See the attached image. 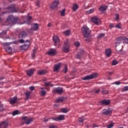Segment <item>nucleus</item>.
Instances as JSON below:
<instances>
[{"instance_id":"1","label":"nucleus","mask_w":128,"mask_h":128,"mask_svg":"<svg viewBox=\"0 0 128 128\" xmlns=\"http://www.w3.org/2000/svg\"><path fill=\"white\" fill-rule=\"evenodd\" d=\"M81 32L84 38H88V36H90V32H92V31H90V28H88L86 25L82 26Z\"/></svg>"},{"instance_id":"2","label":"nucleus","mask_w":128,"mask_h":128,"mask_svg":"<svg viewBox=\"0 0 128 128\" xmlns=\"http://www.w3.org/2000/svg\"><path fill=\"white\" fill-rule=\"evenodd\" d=\"M18 22V18L14 17V16H10L8 18L6 22L8 24L9 26H12V24H16Z\"/></svg>"},{"instance_id":"3","label":"nucleus","mask_w":128,"mask_h":128,"mask_svg":"<svg viewBox=\"0 0 128 128\" xmlns=\"http://www.w3.org/2000/svg\"><path fill=\"white\" fill-rule=\"evenodd\" d=\"M98 76V74L93 73L90 75H87L86 76L82 78V80H92V78H96Z\"/></svg>"},{"instance_id":"4","label":"nucleus","mask_w":128,"mask_h":128,"mask_svg":"<svg viewBox=\"0 0 128 128\" xmlns=\"http://www.w3.org/2000/svg\"><path fill=\"white\" fill-rule=\"evenodd\" d=\"M62 52H70V43H68V39H66L64 42Z\"/></svg>"},{"instance_id":"5","label":"nucleus","mask_w":128,"mask_h":128,"mask_svg":"<svg viewBox=\"0 0 128 128\" xmlns=\"http://www.w3.org/2000/svg\"><path fill=\"white\" fill-rule=\"evenodd\" d=\"M52 92L54 94H62L64 92V88L62 87H58L52 89Z\"/></svg>"},{"instance_id":"6","label":"nucleus","mask_w":128,"mask_h":128,"mask_svg":"<svg viewBox=\"0 0 128 128\" xmlns=\"http://www.w3.org/2000/svg\"><path fill=\"white\" fill-rule=\"evenodd\" d=\"M25 44L21 46V50H26L30 46V40H26L25 41Z\"/></svg>"},{"instance_id":"7","label":"nucleus","mask_w":128,"mask_h":128,"mask_svg":"<svg viewBox=\"0 0 128 128\" xmlns=\"http://www.w3.org/2000/svg\"><path fill=\"white\" fill-rule=\"evenodd\" d=\"M6 10L7 12L8 13L16 12V6L14 4L10 5L7 8Z\"/></svg>"},{"instance_id":"8","label":"nucleus","mask_w":128,"mask_h":128,"mask_svg":"<svg viewBox=\"0 0 128 128\" xmlns=\"http://www.w3.org/2000/svg\"><path fill=\"white\" fill-rule=\"evenodd\" d=\"M36 72V68H32L26 71V74L28 76H34V74Z\"/></svg>"},{"instance_id":"9","label":"nucleus","mask_w":128,"mask_h":128,"mask_svg":"<svg viewBox=\"0 0 128 128\" xmlns=\"http://www.w3.org/2000/svg\"><path fill=\"white\" fill-rule=\"evenodd\" d=\"M112 110H110V108L104 109L102 112V114L104 116H112Z\"/></svg>"},{"instance_id":"10","label":"nucleus","mask_w":128,"mask_h":128,"mask_svg":"<svg viewBox=\"0 0 128 128\" xmlns=\"http://www.w3.org/2000/svg\"><path fill=\"white\" fill-rule=\"evenodd\" d=\"M91 20L92 22L95 24H96V26H98L100 24V20L96 16L92 17Z\"/></svg>"},{"instance_id":"11","label":"nucleus","mask_w":128,"mask_h":128,"mask_svg":"<svg viewBox=\"0 0 128 128\" xmlns=\"http://www.w3.org/2000/svg\"><path fill=\"white\" fill-rule=\"evenodd\" d=\"M58 52L56 48H50L48 52H47L48 56H56Z\"/></svg>"},{"instance_id":"12","label":"nucleus","mask_w":128,"mask_h":128,"mask_svg":"<svg viewBox=\"0 0 128 128\" xmlns=\"http://www.w3.org/2000/svg\"><path fill=\"white\" fill-rule=\"evenodd\" d=\"M60 4V0H54L52 6H50V8L54 10L56 8H58Z\"/></svg>"},{"instance_id":"13","label":"nucleus","mask_w":128,"mask_h":128,"mask_svg":"<svg viewBox=\"0 0 128 128\" xmlns=\"http://www.w3.org/2000/svg\"><path fill=\"white\" fill-rule=\"evenodd\" d=\"M62 68V62L58 63L54 65V72H58Z\"/></svg>"},{"instance_id":"14","label":"nucleus","mask_w":128,"mask_h":128,"mask_svg":"<svg viewBox=\"0 0 128 128\" xmlns=\"http://www.w3.org/2000/svg\"><path fill=\"white\" fill-rule=\"evenodd\" d=\"M28 36V33L24 31H22L20 32L18 37L20 38H26Z\"/></svg>"},{"instance_id":"15","label":"nucleus","mask_w":128,"mask_h":128,"mask_svg":"<svg viewBox=\"0 0 128 128\" xmlns=\"http://www.w3.org/2000/svg\"><path fill=\"white\" fill-rule=\"evenodd\" d=\"M101 106H108L110 104V100H104L100 102Z\"/></svg>"},{"instance_id":"16","label":"nucleus","mask_w":128,"mask_h":128,"mask_svg":"<svg viewBox=\"0 0 128 128\" xmlns=\"http://www.w3.org/2000/svg\"><path fill=\"white\" fill-rule=\"evenodd\" d=\"M9 102L10 104H16V102H18V98L16 96H14L12 98H10Z\"/></svg>"},{"instance_id":"17","label":"nucleus","mask_w":128,"mask_h":128,"mask_svg":"<svg viewBox=\"0 0 128 128\" xmlns=\"http://www.w3.org/2000/svg\"><path fill=\"white\" fill-rule=\"evenodd\" d=\"M8 126V122L4 121L0 124V128H6Z\"/></svg>"},{"instance_id":"18","label":"nucleus","mask_w":128,"mask_h":128,"mask_svg":"<svg viewBox=\"0 0 128 128\" xmlns=\"http://www.w3.org/2000/svg\"><path fill=\"white\" fill-rule=\"evenodd\" d=\"M66 100V97L62 96L58 98L55 100V102L56 104H58V102H62Z\"/></svg>"},{"instance_id":"19","label":"nucleus","mask_w":128,"mask_h":128,"mask_svg":"<svg viewBox=\"0 0 128 128\" xmlns=\"http://www.w3.org/2000/svg\"><path fill=\"white\" fill-rule=\"evenodd\" d=\"M108 6L104 5L100 6V8H98V10L100 12H106V10Z\"/></svg>"},{"instance_id":"20","label":"nucleus","mask_w":128,"mask_h":128,"mask_svg":"<svg viewBox=\"0 0 128 128\" xmlns=\"http://www.w3.org/2000/svg\"><path fill=\"white\" fill-rule=\"evenodd\" d=\"M53 42L55 44H58V42H60V38L56 36H54L53 37Z\"/></svg>"},{"instance_id":"21","label":"nucleus","mask_w":128,"mask_h":128,"mask_svg":"<svg viewBox=\"0 0 128 128\" xmlns=\"http://www.w3.org/2000/svg\"><path fill=\"white\" fill-rule=\"evenodd\" d=\"M106 54L108 58H110L112 56V50L108 48L106 50Z\"/></svg>"},{"instance_id":"22","label":"nucleus","mask_w":128,"mask_h":128,"mask_svg":"<svg viewBox=\"0 0 128 128\" xmlns=\"http://www.w3.org/2000/svg\"><path fill=\"white\" fill-rule=\"evenodd\" d=\"M46 72H48V71H46V70H40L38 71V74L39 76H43V74H46Z\"/></svg>"},{"instance_id":"23","label":"nucleus","mask_w":128,"mask_h":128,"mask_svg":"<svg viewBox=\"0 0 128 128\" xmlns=\"http://www.w3.org/2000/svg\"><path fill=\"white\" fill-rule=\"evenodd\" d=\"M60 112L64 114H68V108H62L60 110Z\"/></svg>"},{"instance_id":"24","label":"nucleus","mask_w":128,"mask_h":128,"mask_svg":"<svg viewBox=\"0 0 128 128\" xmlns=\"http://www.w3.org/2000/svg\"><path fill=\"white\" fill-rule=\"evenodd\" d=\"M39 28L38 24L36 23H34L33 24V30H38Z\"/></svg>"},{"instance_id":"25","label":"nucleus","mask_w":128,"mask_h":128,"mask_svg":"<svg viewBox=\"0 0 128 128\" xmlns=\"http://www.w3.org/2000/svg\"><path fill=\"white\" fill-rule=\"evenodd\" d=\"M32 120H33L32 118H28L27 119L25 124H30V122H32Z\"/></svg>"},{"instance_id":"26","label":"nucleus","mask_w":128,"mask_h":128,"mask_svg":"<svg viewBox=\"0 0 128 128\" xmlns=\"http://www.w3.org/2000/svg\"><path fill=\"white\" fill-rule=\"evenodd\" d=\"M78 4H73L72 6V10H74V12H76V10H78Z\"/></svg>"},{"instance_id":"27","label":"nucleus","mask_w":128,"mask_h":128,"mask_svg":"<svg viewBox=\"0 0 128 128\" xmlns=\"http://www.w3.org/2000/svg\"><path fill=\"white\" fill-rule=\"evenodd\" d=\"M25 94L26 96V100H28V98H30V92L28 91Z\"/></svg>"},{"instance_id":"28","label":"nucleus","mask_w":128,"mask_h":128,"mask_svg":"<svg viewBox=\"0 0 128 128\" xmlns=\"http://www.w3.org/2000/svg\"><path fill=\"white\" fill-rule=\"evenodd\" d=\"M42 90L41 91V94L42 96H44L46 94V90H44V88H41Z\"/></svg>"},{"instance_id":"29","label":"nucleus","mask_w":128,"mask_h":128,"mask_svg":"<svg viewBox=\"0 0 128 128\" xmlns=\"http://www.w3.org/2000/svg\"><path fill=\"white\" fill-rule=\"evenodd\" d=\"M63 34L65 35V36H70V30H66L64 32H63Z\"/></svg>"},{"instance_id":"30","label":"nucleus","mask_w":128,"mask_h":128,"mask_svg":"<svg viewBox=\"0 0 128 128\" xmlns=\"http://www.w3.org/2000/svg\"><path fill=\"white\" fill-rule=\"evenodd\" d=\"M19 111L18 110H16L12 113V116H18V114H20V113H18Z\"/></svg>"},{"instance_id":"31","label":"nucleus","mask_w":128,"mask_h":128,"mask_svg":"<svg viewBox=\"0 0 128 128\" xmlns=\"http://www.w3.org/2000/svg\"><path fill=\"white\" fill-rule=\"evenodd\" d=\"M64 68L62 70V72H64V74H66L68 69V66L66 65H64Z\"/></svg>"},{"instance_id":"32","label":"nucleus","mask_w":128,"mask_h":128,"mask_svg":"<svg viewBox=\"0 0 128 128\" xmlns=\"http://www.w3.org/2000/svg\"><path fill=\"white\" fill-rule=\"evenodd\" d=\"M78 120L79 124H82V122H84V118L82 117H80L78 118Z\"/></svg>"},{"instance_id":"33","label":"nucleus","mask_w":128,"mask_h":128,"mask_svg":"<svg viewBox=\"0 0 128 128\" xmlns=\"http://www.w3.org/2000/svg\"><path fill=\"white\" fill-rule=\"evenodd\" d=\"M59 120H64V115H60L58 116Z\"/></svg>"},{"instance_id":"34","label":"nucleus","mask_w":128,"mask_h":128,"mask_svg":"<svg viewBox=\"0 0 128 128\" xmlns=\"http://www.w3.org/2000/svg\"><path fill=\"white\" fill-rule=\"evenodd\" d=\"M12 50V47H8L7 49L6 50V51L7 52H8V54H10Z\"/></svg>"},{"instance_id":"35","label":"nucleus","mask_w":128,"mask_h":128,"mask_svg":"<svg viewBox=\"0 0 128 128\" xmlns=\"http://www.w3.org/2000/svg\"><path fill=\"white\" fill-rule=\"evenodd\" d=\"M118 64V60H112V66H116Z\"/></svg>"},{"instance_id":"36","label":"nucleus","mask_w":128,"mask_h":128,"mask_svg":"<svg viewBox=\"0 0 128 128\" xmlns=\"http://www.w3.org/2000/svg\"><path fill=\"white\" fill-rule=\"evenodd\" d=\"M86 39L84 40L86 42H90V35L88 36V37H84Z\"/></svg>"},{"instance_id":"37","label":"nucleus","mask_w":128,"mask_h":128,"mask_svg":"<svg viewBox=\"0 0 128 128\" xmlns=\"http://www.w3.org/2000/svg\"><path fill=\"white\" fill-rule=\"evenodd\" d=\"M117 40L120 42L122 40H124V37H118L117 38Z\"/></svg>"},{"instance_id":"38","label":"nucleus","mask_w":128,"mask_h":128,"mask_svg":"<svg viewBox=\"0 0 128 128\" xmlns=\"http://www.w3.org/2000/svg\"><path fill=\"white\" fill-rule=\"evenodd\" d=\"M6 36V31H2V32L0 34V38H2V35Z\"/></svg>"},{"instance_id":"39","label":"nucleus","mask_w":128,"mask_h":128,"mask_svg":"<svg viewBox=\"0 0 128 128\" xmlns=\"http://www.w3.org/2000/svg\"><path fill=\"white\" fill-rule=\"evenodd\" d=\"M28 120V116H24L22 117V120H24V124H26V122Z\"/></svg>"},{"instance_id":"40","label":"nucleus","mask_w":128,"mask_h":128,"mask_svg":"<svg viewBox=\"0 0 128 128\" xmlns=\"http://www.w3.org/2000/svg\"><path fill=\"white\" fill-rule=\"evenodd\" d=\"M114 126V124L111 123L107 126V128H113Z\"/></svg>"},{"instance_id":"41","label":"nucleus","mask_w":128,"mask_h":128,"mask_svg":"<svg viewBox=\"0 0 128 128\" xmlns=\"http://www.w3.org/2000/svg\"><path fill=\"white\" fill-rule=\"evenodd\" d=\"M66 14V10L64 9L62 12H61V16H64V14Z\"/></svg>"},{"instance_id":"42","label":"nucleus","mask_w":128,"mask_h":128,"mask_svg":"<svg viewBox=\"0 0 128 128\" xmlns=\"http://www.w3.org/2000/svg\"><path fill=\"white\" fill-rule=\"evenodd\" d=\"M94 12V8L90 9L87 11L88 14H92Z\"/></svg>"},{"instance_id":"43","label":"nucleus","mask_w":128,"mask_h":128,"mask_svg":"<svg viewBox=\"0 0 128 128\" xmlns=\"http://www.w3.org/2000/svg\"><path fill=\"white\" fill-rule=\"evenodd\" d=\"M2 110H4V108L2 104H0V112H2Z\"/></svg>"},{"instance_id":"44","label":"nucleus","mask_w":128,"mask_h":128,"mask_svg":"<svg viewBox=\"0 0 128 128\" xmlns=\"http://www.w3.org/2000/svg\"><path fill=\"white\" fill-rule=\"evenodd\" d=\"M54 120H56V122H60V120L58 117H54L52 118Z\"/></svg>"},{"instance_id":"45","label":"nucleus","mask_w":128,"mask_h":128,"mask_svg":"<svg viewBox=\"0 0 128 128\" xmlns=\"http://www.w3.org/2000/svg\"><path fill=\"white\" fill-rule=\"evenodd\" d=\"M102 94H108V91L107 90H103L102 91Z\"/></svg>"},{"instance_id":"46","label":"nucleus","mask_w":128,"mask_h":128,"mask_svg":"<svg viewBox=\"0 0 128 128\" xmlns=\"http://www.w3.org/2000/svg\"><path fill=\"white\" fill-rule=\"evenodd\" d=\"M51 82H45L44 84L46 86H50Z\"/></svg>"},{"instance_id":"47","label":"nucleus","mask_w":128,"mask_h":128,"mask_svg":"<svg viewBox=\"0 0 128 128\" xmlns=\"http://www.w3.org/2000/svg\"><path fill=\"white\" fill-rule=\"evenodd\" d=\"M36 52V49H34L33 50V53L32 54V57L34 58Z\"/></svg>"},{"instance_id":"48","label":"nucleus","mask_w":128,"mask_h":128,"mask_svg":"<svg viewBox=\"0 0 128 128\" xmlns=\"http://www.w3.org/2000/svg\"><path fill=\"white\" fill-rule=\"evenodd\" d=\"M110 28H114V24L110 23L109 25Z\"/></svg>"},{"instance_id":"49","label":"nucleus","mask_w":128,"mask_h":128,"mask_svg":"<svg viewBox=\"0 0 128 128\" xmlns=\"http://www.w3.org/2000/svg\"><path fill=\"white\" fill-rule=\"evenodd\" d=\"M74 46H80V42H74Z\"/></svg>"},{"instance_id":"50","label":"nucleus","mask_w":128,"mask_h":128,"mask_svg":"<svg viewBox=\"0 0 128 128\" xmlns=\"http://www.w3.org/2000/svg\"><path fill=\"white\" fill-rule=\"evenodd\" d=\"M104 34L102 33V34H100L98 38H104Z\"/></svg>"},{"instance_id":"51","label":"nucleus","mask_w":128,"mask_h":128,"mask_svg":"<svg viewBox=\"0 0 128 128\" xmlns=\"http://www.w3.org/2000/svg\"><path fill=\"white\" fill-rule=\"evenodd\" d=\"M115 28H122V26H120V24H118L115 26Z\"/></svg>"},{"instance_id":"52","label":"nucleus","mask_w":128,"mask_h":128,"mask_svg":"<svg viewBox=\"0 0 128 128\" xmlns=\"http://www.w3.org/2000/svg\"><path fill=\"white\" fill-rule=\"evenodd\" d=\"M115 16V20H120V15H118V14H116Z\"/></svg>"},{"instance_id":"53","label":"nucleus","mask_w":128,"mask_h":128,"mask_svg":"<svg viewBox=\"0 0 128 128\" xmlns=\"http://www.w3.org/2000/svg\"><path fill=\"white\" fill-rule=\"evenodd\" d=\"M29 90H34V86H31L29 88Z\"/></svg>"},{"instance_id":"54","label":"nucleus","mask_w":128,"mask_h":128,"mask_svg":"<svg viewBox=\"0 0 128 128\" xmlns=\"http://www.w3.org/2000/svg\"><path fill=\"white\" fill-rule=\"evenodd\" d=\"M49 128H58V126L54 125H51L49 126Z\"/></svg>"},{"instance_id":"55","label":"nucleus","mask_w":128,"mask_h":128,"mask_svg":"<svg viewBox=\"0 0 128 128\" xmlns=\"http://www.w3.org/2000/svg\"><path fill=\"white\" fill-rule=\"evenodd\" d=\"M126 90H128V86H126L124 88V91L126 92Z\"/></svg>"},{"instance_id":"56","label":"nucleus","mask_w":128,"mask_h":128,"mask_svg":"<svg viewBox=\"0 0 128 128\" xmlns=\"http://www.w3.org/2000/svg\"><path fill=\"white\" fill-rule=\"evenodd\" d=\"M124 40L126 44H128V38L124 37Z\"/></svg>"},{"instance_id":"57","label":"nucleus","mask_w":128,"mask_h":128,"mask_svg":"<svg viewBox=\"0 0 128 128\" xmlns=\"http://www.w3.org/2000/svg\"><path fill=\"white\" fill-rule=\"evenodd\" d=\"M114 84H115L118 85V84H120L121 83H120V81H116V82H114Z\"/></svg>"},{"instance_id":"58","label":"nucleus","mask_w":128,"mask_h":128,"mask_svg":"<svg viewBox=\"0 0 128 128\" xmlns=\"http://www.w3.org/2000/svg\"><path fill=\"white\" fill-rule=\"evenodd\" d=\"M24 40L23 39H21L20 40V44H24Z\"/></svg>"},{"instance_id":"59","label":"nucleus","mask_w":128,"mask_h":128,"mask_svg":"<svg viewBox=\"0 0 128 128\" xmlns=\"http://www.w3.org/2000/svg\"><path fill=\"white\" fill-rule=\"evenodd\" d=\"M28 20H32V16H30V13L28 14Z\"/></svg>"},{"instance_id":"60","label":"nucleus","mask_w":128,"mask_h":128,"mask_svg":"<svg viewBox=\"0 0 128 128\" xmlns=\"http://www.w3.org/2000/svg\"><path fill=\"white\" fill-rule=\"evenodd\" d=\"M48 28L52 26V23L50 22L48 24Z\"/></svg>"},{"instance_id":"61","label":"nucleus","mask_w":128,"mask_h":128,"mask_svg":"<svg viewBox=\"0 0 128 128\" xmlns=\"http://www.w3.org/2000/svg\"><path fill=\"white\" fill-rule=\"evenodd\" d=\"M100 92V90H98L95 92H96V94H98V92Z\"/></svg>"},{"instance_id":"62","label":"nucleus","mask_w":128,"mask_h":128,"mask_svg":"<svg viewBox=\"0 0 128 128\" xmlns=\"http://www.w3.org/2000/svg\"><path fill=\"white\" fill-rule=\"evenodd\" d=\"M36 6H40V2H36Z\"/></svg>"},{"instance_id":"63","label":"nucleus","mask_w":128,"mask_h":128,"mask_svg":"<svg viewBox=\"0 0 128 128\" xmlns=\"http://www.w3.org/2000/svg\"><path fill=\"white\" fill-rule=\"evenodd\" d=\"M112 74H114L113 72H110L108 73L109 76H112Z\"/></svg>"},{"instance_id":"64","label":"nucleus","mask_w":128,"mask_h":128,"mask_svg":"<svg viewBox=\"0 0 128 128\" xmlns=\"http://www.w3.org/2000/svg\"><path fill=\"white\" fill-rule=\"evenodd\" d=\"M93 128H98V126L96 124H93Z\"/></svg>"}]
</instances>
